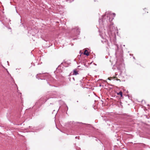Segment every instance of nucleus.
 Segmentation results:
<instances>
[{
    "instance_id": "obj_17",
    "label": "nucleus",
    "mask_w": 150,
    "mask_h": 150,
    "mask_svg": "<svg viewBox=\"0 0 150 150\" xmlns=\"http://www.w3.org/2000/svg\"><path fill=\"white\" fill-rule=\"evenodd\" d=\"M72 79H73L74 81L75 80L74 78V77H72Z\"/></svg>"
},
{
    "instance_id": "obj_5",
    "label": "nucleus",
    "mask_w": 150,
    "mask_h": 150,
    "mask_svg": "<svg viewBox=\"0 0 150 150\" xmlns=\"http://www.w3.org/2000/svg\"><path fill=\"white\" fill-rule=\"evenodd\" d=\"M50 98H58L59 97V93L56 91H52L50 93Z\"/></svg>"
},
{
    "instance_id": "obj_21",
    "label": "nucleus",
    "mask_w": 150,
    "mask_h": 150,
    "mask_svg": "<svg viewBox=\"0 0 150 150\" xmlns=\"http://www.w3.org/2000/svg\"><path fill=\"white\" fill-rule=\"evenodd\" d=\"M133 59H135V57H133Z\"/></svg>"
},
{
    "instance_id": "obj_9",
    "label": "nucleus",
    "mask_w": 150,
    "mask_h": 150,
    "mask_svg": "<svg viewBox=\"0 0 150 150\" xmlns=\"http://www.w3.org/2000/svg\"><path fill=\"white\" fill-rule=\"evenodd\" d=\"M83 54L87 56H88L89 55V52L86 50H85L84 52L83 53Z\"/></svg>"
},
{
    "instance_id": "obj_3",
    "label": "nucleus",
    "mask_w": 150,
    "mask_h": 150,
    "mask_svg": "<svg viewBox=\"0 0 150 150\" xmlns=\"http://www.w3.org/2000/svg\"><path fill=\"white\" fill-rule=\"evenodd\" d=\"M47 97H42L40 98V99L35 104L36 106H37L39 107L43 103H44L47 100L46 99Z\"/></svg>"
},
{
    "instance_id": "obj_15",
    "label": "nucleus",
    "mask_w": 150,
    "mask_h": 150,
    "mask_svg": "<svg viewBox=\"0 0 150 150\" xmlns=\"http://www.w3.org/2000/svg\"><path fill=\"white\" fill-rule=\"evenodd\" d=\"M68 106H67V105H66V107H65V110H68Z\"/></svg>"
},
{
    "instance_id": "obj_11",
    "label": "nucleus",
    "mask_w": 150,
    "mask_h": 150,
    "mask_svg": "<svg viewBox=\"0 0 150 150\" xmlns=\"http://www.w3.org/2000/svg\"><path fill=\"white\" fill-rule=\"evenodd\" d=\"M117 95H120L121 97H122V92L121 91H120L119 93H117Z\"/></svg>"
},
{
    "instance_id": "obj_14",
    "label": "nucleus",
    "mask_w": 150,
    "mask_h": 150,
    "mask_svg": "<svg viewBox=\"0 0 150 150\" xmlns=\"http://www.w3.org/2000/svg\"><path fill=\"white\" fill-rule=\"evenodd\" d=\"M74 0H67V1H69V2H71L72 1H74Z\"/></svg>"
},
{
    "instance_id": "obj_13",
    "label": "nucleus",
    "mask_w": 150,
    "mask_h": 150,
    "mask_svg": "<svg viewBox=\"0 0 150 150\" xmlns=\"http://www.w3.org/2000/svg\"><path fill=\"white\" fill-rule=\"evenodd\" d=\"M83 124V123L81 122H77L76 123V125L78 126H79V125H82Z\"/></svg>"
},
{
    "instance_id": "obj_24",
    "label": "nucleus",
    "mask_w": 150,
    "mask_h": 150,
    "mask_svg": "<svg viewBox=\"0 0 150 150\" xmlns=\"http://www.w3.org/2000/svg\"><path fill=\"white\" fill-rule=\"evenodd\" d=\"M46 99L47 100V98H46ZM47 99H48V98H47Z\"/></svg>"
},
{
    "instance_id": "obj_12",
    "label": "nucleus",
    "mask_w": 150,
    "mask_h": 150,
    "mask_svg": "<svg viewBox=\"0 0 150 150\" xmlns=\"http://www.w3.org/2000/svg\"><path fill=\"white\" fill-rule=\"evenodd\" d=\"M107 41V40L106 39H103V40H101L102 42L104 43V42H106Z\"/></svg>"
},
{
    "instance_id": "obj_18",
    "label": "nucleus",
    "mask_w": 150,
    "mask_h": 150,
    "mask_svg": "<svg viewBox=\"0 0 150 150\" xmlns=\"http://www.w3.org/2000/svg\"><path fill=\"white\" fill-rule=\"evenodd\" d=\"M80 53H81V54H82V52H81V51H80L79 52Z\"/></svg>"
},
{
    "instance_id": "obj_19",
    "label": "nucleus",
    "mask_w": 150,
    "mask_h": 150,
    "mask_svg": "<svg viewBox=\"0 0 150 150\" xmlns=\"http://www.w3.org/2000/svg\"><path fill=\"white\" fill-rule=\"evenodd\" d=\"M130 56H132L133 55V54H130Z\"/></svg>"
},
{
    "instance_id": "obj_20",
    "label": "nucleus",
    "mask_w": 150,
    "mask_h": 150,
    "mask_svg": "<svg viewBox=\"0 0 150 150\" xmlns=\"http://www.w3.org/2000/svg\"><path fill=\"white\" fill-rule=\"evenodd\" d=\"M7 62L8 63V64L9 65V62H8V61H7Z\"/></svg>"
},
{
    "instance_id": "obj_10",
    "label": "nucleus",
    "mask_w": 150,
    "mask_h": 150,
    "mask_svg": "<svg viewBox=\"0 0 150 150\" xmlns=\"http://www.w3.org/2000/svg\"><path fill=\"white\" fill-rule=\"evenodd\" d=\"M78 74V71L76 70L75 69H74L73 70V75H76Z\"/></svg>"
},
{
    "instance_id": "obj_25",
    "label": "nucleus",
    "mask_w": 150,
    "mask_h": 150,
    "mask_svg": "<svg viewBox=\"0 0 150 150\" xmlns=\"http://www.w3.org/2000/svg\"><path fill=\"white\" fill-rule=\"evenodd\" d=\"M100 36H101V34H100Z\"/></svg>"
},
{
    "instance_id": "obj_22",
    "label": "nucleus",
    "mask_w": 150,
    "mask_h": 150,
    "mask_svg": "<svg viewBox=\"0 0 150 150\" xmlns=\"http://www.w3.org/2000/svg\"><path fill=\"white\" fill-rule=\"evenodd\" d=\"M77 137H77V136H76V137H75V138H76V139H77Z\"/></svg>"
},
{
    "instance_id": "obj_6",
    "label": "nucleus",
    "mask_w": 150,
    "mask_h": 150,
    "mask_svg": "<svg viewBox=\"0 0 150 150\" xmlns=\"http://www.w3.org/2000/svg\"><path fill=\"white\" fill-rule=\"evenodd\" d=\"M72 31L74 32V36H77L80 34V30L78 27H76L72 29Z\"/></svg>"
},
{
    "instance_id": "obj_7",
    "label": "nucleus",
    "mask_w": 150,
    "mask_h": 150,
    "mask_svg": "<svg viewBox=\"0 0 150 150\" xmlns=\"http://www.w3.org/2000/svg\"><path fill=\"white\" fill-rule=\"evenodd\" d=\"M116 65L117 66V69L120 72H122V71L123 67H122V63H119L117 61L116 62Z\"/></svg>"
},
{
    "instance_id": "obj_16",
    "label": "nucleus",
    "mask_w": 150,
    "mask_h": 150,
    "mask_svg": "<svg viewBox=\"0 0 150 150\" xmlns=\"http://www.w3.org/2000/svg\"><path fill=\"white\" fill-rule=\"evenodd\" d=\"M99 23H100L101 22V20L100 19V20L99 21Z\"/></svg>"
},
{
    "instance_id": "obj_4",
    "label": "nucleus",
    "mask_w": 150,
    "mask_h": 150,
    "mask_svg": "<svg viewBox=\"0 0 150 150\" xmlns=\"http://www.w3.org/2000/svg\"><path fill=\"white\" fill-rule=\"evenodd\" d=\"M68 64H67L66 62L64 61L63 62H62L60 65L58 66V67L56 69V71H54V72L55 73L56 72H60L62 71L61 69V67L62 66H63L64 67H67Z\"/></svg>"
},
{
    "instance_id": "obj_8",
    "label": "nucleus",
    "mask_w": 150,
    "mask_h": 150,
    "mask_svg": "<svg viewBox=\"0 0 150 150\" xmlns=\"http://www.w3.org/2000/svg\"><path fill=\"white\" fill-rule=\"evenodd\" d=\"M86 62H87L86 60L85 59L83 61L82 63L84 66H85L86 67H87L88 66V63L87 64L86 63H85Z\"/></svg>"
},
{
    "instance_id": "obj_23",
    "label": "nucleus",
    "mask_w": 150,
    "mask_h": 150,
    "mask_svg": "<svg viewBox=\"0 0 150 150\" xmlns=\"http://www.w3.org/2000/svg\"><path fill=\"white\" fill-rule=\"evenodd\" d=\"M147 106H149V105H147Z\"/></svg>"
},
{
    "instance_id": "obj_1",
    "label": "nucleus",
    "mask_w": 150,
    "mask_h": 150,
    "mask_svg": "<svg viewBox=\"0 0 150 150\" xmlns=\"http://www.w3.org/2000/svg\"><path fill=\"white\" fill-rule=\"evenodd\" d=\"M115 16V14L113 13L111 14L110 12H108L105 13V14L102 16L101 21L103 25L108 24V26L107 27V30L108 33H112L115 29V27L113 26V23L112 21Z\"/></svg>"
},
{
    "instance_id": "obj_2",
    "label": "nucleus",
    "mask_w": 150,
    "mask_h": 150,
    "mask_svg": "<svg viewBox=\"0 0 150 150\" xmlns=\"http://www.w3.org/2000/svg\"><path fill=\"white\" fill-rule=\"evenodd\" d=\"M36 77L38 79H46L47 83L50 86H53V84L55 83V80L48 73H44L41 75L37 74L36 76Z\"/></svg>"
}]
</instances>
